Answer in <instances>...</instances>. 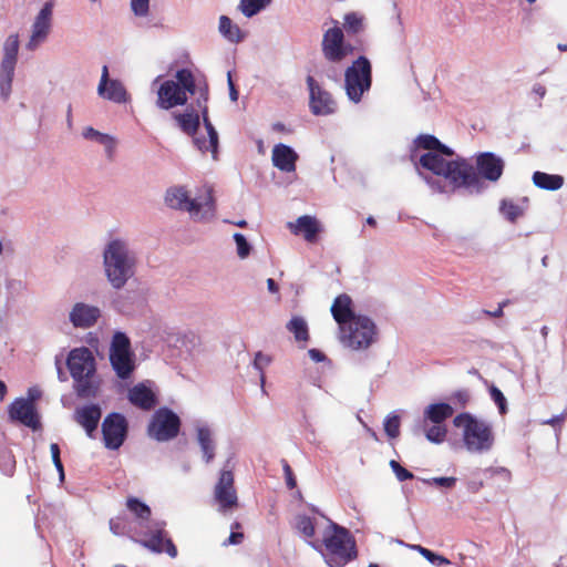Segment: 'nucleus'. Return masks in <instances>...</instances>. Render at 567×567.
<instances>
[{
	"instance_id": "f257e3e1",
	"label": "nucleus",
	"mask_w": 567,
	"mask_h": 567,
	"mask_svg": "<svg viewBox=\"0 0 567 567\" xmlns=\"http://www.w3.org/2000/svg\"><path fill=\"white\" fill-rule=\"evenodd\" d=\"M66 367L73 379V390L80 399H93L97 395L101 381L96 374L95 359L87 348L70 351Z\"/></svg>"
},
{
	"instance_id": "f03ea898",
	"label": "nucleus",
	"mask_w": 567,
	"mask_h": 567,
	"mask_svg": "<svg viewBox=\"0 0 567 567\" xmlns=\"http://www.w3.org/2000/svg\"><path fill=\"white\" fill-rule=\"evenodd\" d=\"M320 542L326 548L324 558L330 567H343L357 558L355 543L349 532L328 518Z\"/></svg>"
},
{
	"instance_id": "7ed1b4c3",
	"label": "nucleus",
	"mask_w": 567,
	"mask_h": 567,
	"mask_svg": "<svg viewBox=\"0 0 567 567\" xmlns=\"http://www.w3.org/2000/svg\"><path fill=\"white\" fill-rule=\"evenodd\" d=\"M445 154L436 151L424 153L419 158V165L437 176H443L454 188H461V184L473 182L474 173L464 157L446 159Z\"/></svg>"
},
{
	"instance_id": "20e7f679",
	"label": "nucleus",
	"mask_w": 567,
	"mask_h": 567,
	"mask_svg": "<svg viewBox=\"0 0 567 567\" xmlns=\"http://www.w3.org/2000/svg\"><path fill=\"white\" fill-rule=\"evenodd\" d=\"M204 196L190 198L185 187H172L166 192L165 202L174 209L185 210L198 220H207L215 216L216 203L214 189L209 185L203 188Z\"/></svg>"
},
{
	"instance_id": "39448f33",
	"label": "nucleus",
	"mask_w": 567,
	"mask_h": 567,
	"mask_svg": "<svg viewBox=\"0 0 567 567\" xmlns=\"http://www.w3.org/2000/svg\"><path fill=\"white\" fill-rule=\"evenodd\" d=\"M137 257L121 239L109 241V284L121 289L136 272Z\"/></svg>"
},
{
	"instance_id": "423d86ee",
	"label": "nucleus",
	"mask_w": 567,
	"mask_h": 567,
	"mask_svg": "<svg viewBox=\"0 0 567 567\" xmlns=\"http://www.w3.org/2000/svg\"><path fill=\"white\" fill-rule=\"evenodd\" d=\"M454 426L463 430V442L467 451L483 453L489 451L494 444L492 426L470 413H461L453 420Z\"/></svg>"
},
{
	"instance_id": "0eeeda50",
	"label": "nucleus",
	"mask_w": 567,
	"mask_h": 567,
	"mask_svg": "<svg viewBox=\"0 0 567 567\" xmlns=\"http://www.w3.org/2000/svg\"><path fill=\"white\" fill-rule=\"evenodd\" d=\"M176 82L164 81L157 90V106L169 110L178 105H185L188 96L196 93V78L189 69H181L176 72Z\"/></svg>"
},
{
	"instance_id": "6e6552de",
	"label": "nucleus",
	"mask_w": 567,
	"mask_h": 567,
	"mask_svg": "<svg viewBox=\"0 0 567 567\" xmlns=\"http://www.w3.org/2000/svg\"><path fill=\"white\" fill-rule=\"evenodd\" d=\"M468 166L474 173L473 182L461 184V188L471 194H482L486 189L485 181L497 183L503 176L505 162L498 155L492 152H482L475 156V166L468 162Z\"/></svg>"
},
{
	"instance_id": "1a4fd4ad",
	"label": "nucleus",
	"mask_w": 567,
	"mask_h": 567,
	"mask_svg": "<svg viewBox=\"0 0 567 567\" xmlns=\"http://www.w3.org/2000/svg\"><path fill=\"white\" fill-rule=\"evenodd\" d=\"M109 362L120 380L132 379L136 370V355L130 338L124 332L116 331L113 334L109 347Z\"/></svg>"
},
{
	"instance_id": "9d476101",
	"label": "nucleus",
	"mask_w": 567,
	"mask_h": 567,
	"mask_svg": "<svg viewBox=\"0 0 567 567\" xmlns=\"http://www.w3.org/2000/svg\"><path fill=\"white\" fill-rule=\"evenodd\" d=\"M378 339L375 323L367 316H358L349 324L339 329L340 342L351 350H365Z\"/></svg>"
},
{
	"instance_id": "9b49d317",
	"label": "nucleus",
	"mask_w": 567,
	"mask_h": 567,
	"mask_svg": "<svg viewBox=\"0 0 567 567\" xmlns=\"http://www.w3.org/2000/svg\"><path fill=\"white\" fill-rule=\"evenodd\" d=\"M372 83V68L370 61L361 55L344 73V86L349 99L360 102L364 92L369 91Z\"/></svg>"
},
{
	"instance_id": "f8f14e48",
	"label": "nucleus",
	"mask_w": 567,
	"mask_h": 567,
	"mask_svg": "<svg viewBox=\"0 0 567 567\" xmlns=\"http://www.w3.org/2000/svg\"><path fill=\"white\" fill-rule=\"evenodd\" d=\"M181 427L179 417L169 409H158L148 425V434L157 441H169L177 436Z\"/></svg>"
},
{
	"instance_id": "ddd939ff",
	"label": "nucleus",
	"mask_w": 567,
	"mask_h": 567,
	"mask_svg": "<svg viewBox=\"0 0 567 567\" xmlns=\"http://www.w3.org/2000/svg\"><path fill=\"white\" fill-rule=\"evenodd\" d=\"M18 51L19 37L18 34H11L7 38L4 42L3 59L0 68V90L4 99H7L11 92Z\"/></svg>"
},
{
	"instance_id": "4468645a",
	"label": "nucleus",
	"mask_w": 567,
	"mask_h": 567,
	"mask_svg": "<svg viewBox=\"0 0 567 567\" xmlns=\"http://www.w3.org/2000/svg\"><path fill=\"white\" fill-rule=\"evenodd\" d=\"M309 89V107L313 115H330L336 112L337 104L330 92L322 89L313 76L306 79Z\"/></svg>"
},
{
	"instance_id": "2eb2a0df",
	"label": "nucleus",
	"mask_w": 567,
	"mask_h": 567,
	"mask_svg": "<svg viewBox=\"0 0 567 567\" xmlns=\"http://www.w3.org/2000/svg\"><path fill=\"white\" fill-rule=\"evenodd\" d=\"M214 497L221 512H226L238 505L234 473L231 470H221L218 482L214 488Z\"/></svg>"
},
{
	"instance_id": "dca6fc26",
	"label": "nucleus",
	"mask_w": 567,
	"mask_h": 567,
	"mask_svg": "<svg viewBox=\"0 0 567 567\" xmlns=\"http://www.w3.org/2000/svg\"><path fill=\"white\" fill-rule=\"evenodd\" d=\"M343 31L339 27L328 29L322 38V52L330 62H340L352 52L351 45L344 44Z\"/></svg>"
},
{
	"instance_id": "f3484780",
	"label": "nucleus",
	"mask_w": 567,
	"mask_h": 567,
	"mask_svg": "<svg viewBox=\"0 0 567 567\" xmlns=\"http://www.w3.org/2000/svg\"><path fill=\"white\" fill-rule=\"evenodd\" d=\"M52 9L53 3L45 2L42 9L40 10L39 14L37 16L35 21L32 25V34L27 44V48L29 50L32 51L37 49L39 44L47 39L51 28Z\"/></svg>"
},
{
	"instance_id": "a211bd4d",
	"label": "nucleus",
	"mask_w": 567,
	"mask_h": 567,
	"mask_svg": "<svg viewBox=\"0 0 567 567\" xmlns=\"http://www.w3.org/2000/svg\"><path fill=\"white\" fill-rule=\"evenodd\" d=\"M9 416L12 421H18L23 425L38 430L40 420L32 402L25 399H17L9 406Z\"/></svg>"
},
{
	"instance_id": "6ab92c4d",
	"label": "nucleus",
	"mask_w": 567,
	"mask_h": 567,
	"mask_svg": "<svg viewBox=\"0 0 567 567\" xmlns=\"http://www.w3.org/2000/svg\"><path fill=\"white\" fill-rule=\"evenodd\" d=\"M102 416V410L97 404H86L76 408L73 414L74 421L81 425L89 437L94 439L97 430L100 420Z\"/></svg>"
},
{
	"instance_id": "aec40b11",
	"label": "nucleus",
	"mask_w": 567,
	"mask_h": 567,
	"mask_svg": "<svg viewBox=\"0 0 567 567\" xmlns=\"http://www.w3.org/2000/svg\"><path fill=\"white\" fill-rule=\"evenodd\" d=\"M164 523L161 527H156L154 530L148 533V538L142 540V545L154 553L165 551L169 557L175 558L177 556V548L173 540L167 537V533L164 529Z\"/></svg>"
},
{
	"instance_id": "412c9836",
	"label": "nucleus",
	"mask_w": 567,
	"mask_h": 567,
	"mask_svg": "<svg viewBox=\"0 0 567 567\" xmlns=\"http://www.w3.org/2000/svg\"><path fill=\"white\" fill-rule=\"evenodd\" d=\"M100 316L101 311L97 307L78 302L70 312V321L75 328L86 329L95 324Z\"/></svg>"
},
{
	"instance_id": "4be33fe9",
	"label": "nucleus",
	"mask_w": 567,
	"mask_h": 567,
	"mask_svg": "<svg viewBox=\"0 0 567 567\" xmlns=\"http://www.w3.org/2000/svg\"><path fill=\"white\" fill-rule=\"evenodd\" d=\"M128 423L120 413H109V450H117L125 441Z\"/></svg>"
},
{
	"instance_id": "5701e85b",
	"label": "nucleus",
	"mask_w": 567,
	"mask_h": 567,
	"mask_svg": "<svg viewBox=\"0 0 567 567\" xmlns=\"http://www.w3.org/2000/svg\"><path fill=\"white\" fill-rule=\"evenodd\" d=\"M296 529L303 539L316 550L322 551L321 534H317L318 522L307 515H299L296 518ZM322 529L320 530V533Z\"/></svg>"
},
{
	"instance_id": "b1692460",
	"label": "nucleus",
	"mask_w": 567,
	"mask_h": 567,
	"mask_svg": "<svg viewBox=\"0 0 567 567\" xmlns=\"http://www.w3.org/2000/svg\"><path fill=\"white\" fill-rule=\"evenodd\" d=\"M288 228L293 235H302L308 243H316L318 234L322 230L317 218L309 215L300 216L295 223H289Z\"/></svg>"
},
{
	"instance_id": "393cba45",
	"label": "nucleus",
	"mask_w": 567,
	"mask_h": 567,
	"mask_svg": "<svg viewBox=\"0 0 567 567\" xmlns=\"http://www.w3.org/2000/svg\"><path fill=\"white\" fill-rule=\"evenodd\" d=\"M330 310L333 319L339 324V329H341L342 326L349 324L359 316L353 311L352 299L346 293L336 297Z\"/></svg>"
},
{
	"instance_id": "a878e982",
	"label": "nucleus",
	"mask_w": 567,
	"mask_h": 567,
	"mask_svg": "<svg viewBox=\"0 0 567 567\" xmlns=\"http://www.w3.org/2000/svg\"><path fill=\"white\" fill-rule=\"evenodd\" d=\"M127 399L134 406L144 411H151L157 404L155 393L145 383H138L131 388Z\"/></svg>"
},
{
	"instance_id": "bb28decb",
	"label": "nucleus",
	"mask_w": 567,
	"mask_h": 567,
	"mask_svg": "<svg viewBox=\"0 0 567 567\" xmlns=\"http://www.w3.org/2000/svg\"><path fill=\"white\" fill-rule=\"evenodd\" d=\"M297 159L298 155L291 147L285 144L275 145L272 150V164L278 169L287 173L295 172Z\"/></svg>"
},
{
	"instance_id": "cd10ccee",
	"label": "nucleus",
	"mask_w": 567,
	"mask_h": 567,
	"mask_svg": "<svg viewBox=\"0 0 567 567\" xmlns=\"http://www.w3.org/2000/svg\"><path fill=\"white\" fill-rule=\"evenodd\" d=\"M202 117L208 138L195 137L194 143L200 152H212L213 158L216 159L218 152V134L208 117V112H203Z\"/></svg>"
},
{
	"instance_id": "c85d7f7f",
	"label": "nucleus",
	"mask_w": 567,
	"mask_h": 567,
	"mask_svg": "<svg viewBox=\"0 0 567 567\" xmlns=\"http://www.w3.org/2000/svg\"><path fill=\"white\" fill-rule=\"evenodd\" d=\"M202 117L208 138L195 137L194 143L200 152H212L213 158L216 159L218 152V134L208 117V112H203Z\"/></svg>"
},
{
	"instance_id": "c756f323",
	"label": "nucleus",
	"mask_w": 567,
	"mask_h": 567,
	"mask_svg": "<svg viewBox=\"0 0 567 567\" xmlns=\"http://www.w3.org/2000/svg\"><path fill=\"white\" fill-rule=\"evenodd\" d=\"M414 143L417 148L427 151L426 153L439 151L445 154L446 157L454 156V151L449 146L444 145L443 143H441V141L434 135L421 134L415 138Z\"/></svg>"
},
{
	"instance_id": "7c9ffc66",
	"label": "nucleus",
	"mask_w": 567,
	"mask_h": 567,
	"mask_svg": "<svg viewBox=\"0 0 567 567\" xmlns=\"http://www.w3.org/2000/svg\"><path fill=\"white\" fill-rule=\"evenodd\" d=\"M174 118L177 121L181 130L192 136L196 134L200 124V116L194 107L187 109L185 113L174 114Z\"/></svg>"
},
{
	"instance_id": "2f4dec72",
	"label": "nucleus",
	"mask_w": 567,
	"mask_h": 567,
	"mask_svg": "<svg viewBox=\"0 0 567 567\" xmlns=\"http://www.w3.org/2000/svg\"><path fill=\"white\" fill-rule=\"evenodd\" d=\"M454 413L453 408L447 403L430 404L424 411L425 421L443 424Z\"/></svg>"
},
{
	"instance_id": "473e14b6",
	"label": "nucleus",
	"mask_w": 567,
	"mask_h": 567,
	"mask_svg": "<svg viewBox=\"0 0 567 567\" xmlns=\"http://www.w3.org/2000/svg\"><path fill=\"white\" fill-rule=\"evenodd\" d=\"M533 182L538 188L546 190H557L563 186L564 178L560 175L535 172L533 174Z\"/></svg>"
},
{
	"instance_id": "72a5a7b5",
	"label": "nucleus",
	"mask_w": 567,
	"mask_h": 567,
	"mask_svg": "<svg viewBox=\"0 0 567 567\" xmlns=\"http://www.w3.org/2000/svg\"><path fill=\"white\" fill-rule=\"evenodd\" d=\"M109 101L117 104H130L132 96L122 82L109 78Z\"/></svg>"
},
{
	"instance_id": "f704fd0d",
	"label": "nucleus",
	"mask_w": 567,
	"mask_h": 567,
	"mask_svg": "<svg viewBox=\"0 0 567 567\" xmlns=\"http://www.w3.org/2000/svg\"><path fill=\"white\" fill-rule=\"evenodd\" d=\"M219 31L230 42H240L244 39L239 27L234 24L227 16L219 18Z\"/></svg>"
},
{
	"instance_id": "c9c22d12",
	"label": "nucleus",
	"mask_w": 567,
	"mask_h": 567,
	"mask_svg": "<svg viewBox=\"0 0 567 567\" xmlns=\"http://www.w3.org/2000/svg\"><path fill=\"white\" fill-rule=\"evenodd\" d=\"M198 442L203 451L205 462L209 463L215 456V445L212 439L210 430L207 427H200L197 433Z\"/></svg>"
},
{
	"instance_id": "e433bc0d",
	"label": "nucleus",
	"mask_w": 567,
	"mask_h": 567,
	"mask_svg": "<svg viewBox=\"0 0 567 567\" xmlns=\"http://www.w3.org/2000/svg\"><path fill=\"white\" fill-rule=\"evenodd\" d=\"M287 329L293 333L296 341L306 343L309 340L307 322L301 317H293L288 323Z\"/></svg>"
},
{
	"instance_id": "4c0bfd02",
	"label": "nucleus",
	"mask_w": 567,
	"mask_h": 567,
	"mask_svg": "<svg viewBox=\"0 0 567 567\" xmlns=\"http://www.w3.org/2000/svg\"><path fill=\"white\" fill-rule=\"evenodd\" d=\"M270 2L271 0H240L239 10L245 17L251 18L266 8Z\"/></svg>"
},
{
	"instance_id": "58836bf2",
	"label": "nucleus",
	"mask_w": 567,
	"mask_h": 567,
	"mask_svg": "<svg viewBox=\"0 0 567 567\" xmlns=\"http://www.w3.org/2000/svg\"><path fill=\"white\" fill-rule=\"evenodd\" d=\"M127 508L132 512L136 518L142 520H148L151 517V508L140 499L135 497L127 498L126 502Z\"/></svg>"
},
{
	"instance_id": "ea45409f",
	"label": "nucleus",
	"mask_w": 567,
	"mask_h": 567,
	"mask_svg": "<svg viewBox=\"0 0 567 567\" xmlns=\"http://www.w3.org/2000/svg\"><path fill=\"white\" fill-rule=\"evenodd\" d=\"M499 209L512 223L516 221L524 214L523 208L511 199H503Z\"/></svg>"
},
{
	"instance_id": "a19ab883",
	"label": "nucleus",
	"mask_w": 567,
	"mask_h": 567,
	"mask_svg": "<svg viewBox=\"0 0 567 567\" xmlns=\"http://www.w3.org/2000/svg\"><path fill=\"white\" fill-rule=\"evenodd\" d=\"M196 92L198 93V97L196 100V105L200 110V112H208V97H209V89L207 81L205 79L197 80L196 79Z\"/></svg>"
},
{
	"instance_id": "79ce46f5",
	"label": "nucleus",
	"mask_w": 567,
	"mask_h": 567,
	"mask_svg": "<svg viewBox=\"0 0 567 567\" xmlns=\"http://www.w3.org/2000/svg\"><path fill=\"white\" fill-rule=\"evenodd\" d=\"M344 29L348 33L357 34L363 30V17L350 12L344 16Z\"/></svg>"
},
{
	"instance_id": "37998d69",
	"label": "nucleus",
	"mask_w": 567,
	"mask_h": 567,
	"mask_svg": "<svg viewBox=\"0 0 567 567\" xmlns=\"http://www.w3.org/2000/svg\"><path fill=\"white\" fill-rule=\"evenodd\" d=\"M446 434V426L440 423H433V425L425 431L426 439L433 443H442L445 440Z\"/></svg>"
},
{
	"instance_id": "c03bdc74",
	"label": "nucleus",
	"mask_w": 567,
	"mask_h": 567,
	"mask_svg": "<svg viewBox=\"0 0 567 567\" xmlns=\"http://www.w3.org/2000/svg\"><path fill=\"white\" fill-rule=\"evenodd\" d=\"M414 548L430 563L434 565H449L450 560L441 555L433 553L432 550L422 547L421 545L414 546Z\"/></svg>"
},
{
	"instance_id": "a18cd8bd",
	"label": "nucleus",
	"mask_w": 567,
	"mask_h": 567,
	"mask_svg": "<svg viewBox=\"0 0 567 567\" xmlns=\"http://www.w3.org/2000/svg\"><path fill=\"white\" fill-rule=\"evenodd\" d=\"M401 421L398 415H390L384 421V431L390 439H395L400 435Z\"/></svg>"
},
{
	"instance_id": "49530a36",
	"label": "nucleus",
	"mask_w": 567,
	"mask_h": 567,
	"mask_svg": "<svg viewBox=\"0 0 567 567\" xmlns=\"http://www.w3.org/2000/svg\"><path fill=\"white\" fill-rule=\"evenodd\" d=\"M235 243L237 245V254L238 256L244 259L249 256L250 254V245L246 240L245 236L236 233L234 235Z\"/></svg>"
},
{
	"instance_id": "de8ad7c7",
	"label": "nucleus",
	"mask_w": 567,
	"mask_h": 567,
	"mask_svg": "<svg viewBox=\"0 0 567 567\" xmlns=\"http://www.w3.org/2000/svg\"><path fill=\"white\" fill-rule=\"evenodd\" d=\"M390 466L394 472L396 478L401 482L412 480L414 477L410 471L401 466L400 463L396 462L395 460L390 461Z\"/></svg>"
},
{
	"instance_id": "09e8293b",
	"label": "nucleus",
	"mask_w": 567,
	"mask_h": 567,
	"mask_svg": "<svg viewBox=\"0 0 567 567\" xmlns=\"http://www.w3.org/2000/svg\"><path fill=\"white\" fill-rule=\"evenodd\" d=\"M82 135L85 140L93 141L99 144H106V134L96 131L91 126L85 127Z\"/></svg>"
},
{
	"instance_id": "8fccbe9b",
	"label": "nucleus",
	"mask_w": 567,
	"mask_h": 567,
	"mask_svg": "<svg viewBox=\"0 0 567 567\" xmlns=\"http://www.w3.org/2000/svg\"><path fill=\"white\" fill-rule=\"evenodd\" d=\"M131 9L137 17H146L150 10V0H131Z\"/></svg>"
},
{
	"instance_id": "3c124183",
	"label": "nucleus",
	"mask_w": 567,
	"mask_h": 567,
	"mask_svg": "<svg viewBox=\"0 0 567 567\" xmlns=\"http://www.w3.org/2000/svg\"><path fill=\"white\" fill-rule=\"evenodd\" d=\"M241 527L240 523L235 522L231 525V533L227 540L224 543V545H238L244 539V534L241 532H238V529Z\"/></svg>"
},
{
	"instance_id": "603ef678",
	"label": "nucleus",
	"mask_w": 567,
	"mask_h": 567,
	"mask_svg": "<svg viewBox=\"0 0 567 567\" xmlns=\"http://www.w3.org/2000/svg\"><path fill=\"white\" fill-rule=\"evenodd\" d=\"M491 396L494 400V402L497 404L501 414L506 413V399L502 391L497 389L496 386L491 388Z\"/></svg>"
},
{
	"instance_id": "864d4df0",
	"label": "nucleus",
	"mask_w": 567,
	"mask_h": 567,
	"mask_svg": "<svg viewBox=\"0 0 567 567\" xmlns=\"http://www.w3.org/2000/svg\"><path fill=\"white\" fill-rule=\"evenodd\" d=\"M282 467L285 472L286 483L288 488L292 489L296 487V478L293 472L287 461H282Z\"/></svg>"
},
{
	"instance_id": "5fc2aeb1",
	"label": "nucleus",
	"mask_w": 567,
	"mask_h": 567,
	"mask_svg": "<svg viewBox=\"0 0 567 567\" xmlns=\"http://www.w3.org/2000/svg\"><path fill=\"white\" fill-rule=\"evenodd\" d=\"M269 362H270L269 357L262 354L261 352L256 353L255 360H254V365L260 372H262L264 367L268 365Z\"/></svg>"
},
{
	"instance_id": "6e6d98bb",
	"label": "nucleus",
	"mask_w": 567,
	"mask_h": 567,
	"mask_svg": "<svg viewBox=\"0 0 567 567\" xmlns=\"http://www.w3.org/2000/svg\"><path fill=\"white\" fill-rule=\"evenodd\" d=\"M453 400H455L462 408H464L468 400H470V394L466 390H458L456 391L454 394H453Z\"/></svg>"
},
{
	"instance_id": "4d7b16f0",
	"label": "nucleus",
	"mask_w": 567,
	"mask_h": 567,
	"mask_svg": "<svg viewBox=\"0 0 567 567\" xmlns=\"http://www.w3.org/2000/svg\"><path fill=\"white\" fill-rule=\"evenodd\" d=\"M432 481L435 485L446 488L453 487L456 483L455 477H434Z\"/></svg>"
},
{
	"instance_id": "13d9d810",
	"label": "nucleus",
	"mask_w": 567,
	"mask_h": 567,
	"mask_svg": "<svg viewBox=\"0 0 567 567\" xmlns=\"http://www.w3.org/2000/svg\"><path fill=\"white\" fill-rule=\"evenodd\" d=\"M97 91L101 96H103L106 91V64H104L102 66L101 79H100Z\"/></svg>"
},
{
	"instance_id": "bf43d9fd",
	"label": "nucleus",
	"mask_w": 567,
	"mask_h": 567,
	"mask_svg": "<svg viewBox=\"0 0 567 567\" xmlns=\"http://www.w3.org/2000/svg\"><path fill=\"white\" fill-rule=\"evenodd\" d=\"M566 417H567V411H564L561 414L553 416L551 419L544 421L543 423L551 425V426H556V425L561 424L566 420Z\"/></svg>"
},
{
	"instance_id": "052dcab7",
	"label": "nucleus",
	"mask_w": 567,
	"mask_h": 567,
	"mask_svg": "<svg viewBox=\"0 0 567 567\" xmlns=\"http://www.w3.org/2000/svg\"><path fill=\"white\" fill-rule=\"evenodd\" d=\"M50 451H51V456H52V461H53V464L55 463H59L62 462L61 461V457H60V447L56 443H51L50 445Z\"/></svg>"
},
{
	"instance_id": "680f3d73",
	"label": "nucleus",
	"mask_w": 567,
	"mask_h": 567,
	"mask_svg": "<svg viewBox=\"0 0 567 567\" xmlns=\"http://www.w3.org/2000/svg\"><path fill=\"white\" fill-rule=\"evenodd\" d=\"M308 354L315 362H322L326 359L324 353L318 349H310Z\"/></svg>"
},
{
	"instance_id": "e2e57ef3",
	"label": "nucleus",
	"mask_w": 567,
	"mask_h": 567,
	"mask_svg": "<svg viewBox=\"0 0 567 567\" xmlns=\"http://www.w3.org/2000/svg\"><path fill=\"white\" fill-rule=\"evenodd\" d=\"M228 86L230 100L236 102L238 100V91L235 87L230 73H228Z\"/></svg>"
},
{
	"instance_id": "0e129e2a",
	"label": "nucleus",
	"mask_w": 567,
	"mask_h": 567,
	"mask_svg": "<svg viewBox=\"0 0 567 567\" xmlns=\"http://www.w3.org/2000/svg\"><path fill=\"white\" fill-rule=\"evenodd\" d=\"M267 287H268V290L272 293H277L279 290L278 285L276 284V281L272 278L267 279Z\"/></svg>"
},
{
	"instance_id": "69168bd1",
	"label": "nucleus",
	"mask_w": 567,
	"mask_h": 567,
	"mask_svg": "<svg viewBox=\"0 0 567 567\" xmlns=\"http://www.w3.org/2000/svg\"><path fill=\"white\" fill-rule=\"evenodd\" d=\"M503 307H504V303H501L494 312L486 311V313L492 317H495V318L502 317L503 316Z\"/></svg>"
},
{
	"instance_id": "338daca9",
	"label": "nucleus",
	"mask_w": 567,
	"mask_h": 567,
	"mask_svg": "<svg viewBox=\"0 0 567 567\" xmlns=\"http://www.w3.org/2000/svg\"><path fill=\"white\" fill-rule=\"evenodd\" d=\"M54 466H55L56 471L59 472L60 480L63 481L64 480V467H63L62 462H60V465H59V463H55Z\"/></svg>"
},
{
	"instance_id": "774afa93",
	"label": "nucleus",
	"mask_w": 567,
	"mask_h": 567,
	"mask_svg": "<svg viewBox=\"0 0 567 567\" xmlns=\"http://www.w3.org/2000/svg\"><path fill=\"white\" fill-rule=\"evenodd\" d=\"M534 91L540 96H544L546 93V89L539 84L534 87Z\"/></svg>"
}]
</instances>
